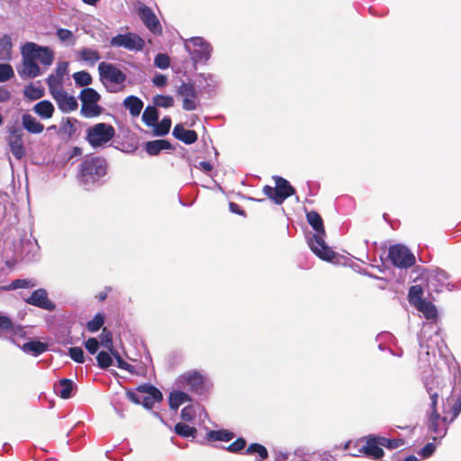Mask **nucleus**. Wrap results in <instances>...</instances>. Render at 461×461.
<instances>
[{
    "label": "nucleus",
    "mask_w": 461,
    "mask_h": 461,
    "mask_svg": "<svg viewBox=\"0 0 461 461\" xmlns=\"http://www.w3.org/2000/svg\"><path fill=\"white\" fill-rule=\"evenodd\" d=\"M107 162L100 157L86 158L79 166L77 179L86 190H93L102 185L107 174Z\"/></svg>",
    "instance_id": "obj_1"
},
{
    "label": "nucleus",
    "mask_w": 461,
    "mask_h": 461,
    "mask_svg": "<svg viewBox=\"0 0 461 461\" xmlns=\"http://www.w3.org/2000/svg\"><path fill=\"white\" fill-rule=\"evenodd\" d=\"M419 362L423 366H431V357H435L437 352L442 353L444 341L438 331L435 329L434 323H427L423 326L419 335Z\"/></svg>",
    "instance_id": "obj_2"
},
{
    "label": "nucleus",
    "mask_w": 461,
    "mask_h": 461,
    "mask_svg": "<svg viewBox=\"0 0 461 461\" xmlns=\"http://www.w3.org/2000/svg\"><path fill=\"white\" fill-rule=\"evenodd\" d=\"M306 218L315 230V233L307 239L311 250L320 258L330 261L334 258L335 252L324 241L325 230L321 215L315 211H311L307 212Z\"/></svg>",
    "instance_id": "obj_3"
},
{
    "label": "nucleus",
    "mask_w": 461,
    "mask_h": 461,
    "mask_svg": "<svg viewBox=\"0 0 461 461\" xmlns=\"http://www.w3.org/2000/svg\"><path fill=\"white\" fill-rule=\"evenodd\" d=\"M425 386L430 398V412L427 421L428 430L434 440L441 439L447 431V417L440 416L436 411L438 396V392L433 391L427 382L425 383Z\"/></svg>",
    "instance_id": "obj_4"
},
{
    "label": "nucleus",
    "mask_w": 461,
    "mask_h": 461,
    "mask_svg": "<svg viewBox=\"0 0 461 461\" xmlns=\"http://www.w3.org/2000/svg\"><path fill=\"white\" fill-rule=\"evenodd\" d=\"M178 388L186 389L193 393L204 396L209 391L207 378L198 370H190L185 372L176 379Z\"/></svg>",
    "instance_id": "obj_5"
},
{
    "label": "nucleus",
    "mask_w": 461,
    "mask_h": 461,
    "mask_svg": "<svg viewBox=\"0 0 461 461\" xmlns=\"http://www.w3.org/2000/svg\"><path fill=\"white\" fill-rule=\"evenodd\" d=\"M115 136L113 126L104 122H98L86 130V140L89 145L97 149L105 146Z\"/></svg>",
    "instance_id": "obj_6"
},
{
    "label": "nucleus",
    "mask_w": 461,
    "mask_h": 461,
    "mask_svg": "<svg viewBox=\"0 0 461 461\" xmlns=\"http://www.w3.org/2000/svg\"><path fill=\"white\" fill-rule=\"evenodd\" d=\"M82 103L80 113L85 118H95L103 113V108L98 104L101 95L91 87H85L79 94Z\"/></svg>",
    "instance_id": "obj_7"
},
{
    "label": "nucleus",
    "mask_w": 461,
    "mask_h": 461,
    "mask_svg": "<svg viewBox=\"0 0 461 461\" xmlns=\"http://www.w3.org/2000/svg\"><path fill=\"white\" fill-rule=\"evenodd\" d=\"M189 43L192 45L193 49H191L187 43L185 47L188 49L194 63H206L210 59L212 48L203 38L193 37L189 40Z\"/></svg>",
    "instance_id": "obj_8"
},
{
    "label": "nucleus",
    "mask_w": 461,
    "mask_h": 461,
    "mask_svg": "<svg viewBox=\"0 0 461 461\" xmlns=\"http://www.w3.org/2000/svg\"><path fill=\"white\" fill-rule=\"evenodd\" d=\"M388 256L393 265L399 268H408L415 264L414 255L403 245L392 246Z\"/></svg>",
    "instance_id": "obj_9"
},
{
    "label": "nucleus",
    "mask_w": 461,
    "mask_h": 461,
    "mask_svg": "<svg viewBox=\"0 0 461 461\" xmlns=\"http://www.w3.org/2000/svg\"><path fill=\"white\" fill-rule=\"evenodd\" d=\"M112 47L124 48L131 51L142 50L145 45L144 40L139 35L131 32L117 34L110 41Z\"/></svg>",
    "instance_id": "obj_10"
},
{
    "label": "nucleus",
    "mask_w": 461,
    "mask_h": 461,
    "mask_svg": "<svg viewBox=\"0 0 461 461\" xmlns=\"http://www.w3.org/2000/svg\"><path fill=\"white\" fill-rule=\"evenodd\" d=\"M98 72L100 79L104 84L112 83L115 85H122L126 80V75L113 63L104 61L99 63Z\"/></svg>",
    "instance_id": "obj_11"
},
{
    "label": "nucleus",
    "mask_w": 461,
    "mask_h": 461,
    "mask_svg": "<svg viewBox=\"0 0 461 461\" xmlns=\"http://www.w3.org/2000/svg\"><path fill=\"white\" fill-rule=\"evenodd\" d=\"M25 334L23 327L15 324L7 315L0 313V339L14 341L15 338H23Z\"/></svg>",
    "instance_id": "obj_12"
},
{
    "label": "nucleus",
    "mask_w": 461,
    "mask_h": 461,
    "mask_svg": "<svg viewBox=\"0 0 461 461\" xmlns=\"http://www.w3.org/2000/svg\"><path fill=\"white\" fill-rule=\"evenodd\" d=\"M6 138L7 144L13 156L20 160L25 156V148L23 143V131L17 127H12L8 130Z\"/></svg>",
    "instance_id": "obj_13"
},
{
    "label": "nucleus",
    "mask_w": 461,
    "mask_h": 461,
    "mask_svg": "<svg viewBox=\"0 0 461 461\" xmlns=\"http://www.w3.org/2000/svg\"><path fill=\"white\" fill-rule=\"evenodd\" d=\"M378 441V437L369 435L366 438V443L359 446L356 452H352L349 455L352 456H358L360 454H364L366 456L373 457L374 459H379L384 456V450Z\"/></svg>",
    "instance_id": "obj_14"
},
{
    "label": "nucleus",
    "mask_w": 461,
    "mask_h": 461,
    "mask_svg": "<svg viewBox=\"0 0 461 461\" xmlns=\"http://www.w3.org/2000/svg\"><path fill=\"white\" fill-rule=\"evenodd\" d=\"M177 95L183 99V109L185 111H194L197 108V91L191 83H182L177 90Z\"/></svg>",
    "instance_id": "obj_15"
},
{
    "label": "nucleus",
    "mask_w": 461,
    "mask_h": 461,
    "mask_svg": "<svg viewBox=\"0 0 461 461\" xmlns=\"http://www.w3.org/2000/svg\"><path fill=\"white\" fill-rule=\"evenodd\" d=\"M25 51L44 66H50L54 60V52L49 47L39 46L34 42H26Z\"/></svg>",
    "instance_id": "obj_16"
},
{
    "label": "nucleus",
    "mask_w": 461,
    "mask_h": 461,
    "mask_svg": "<svg viewBox=\"0 0 461 461\" xmlns=\"http://www.w3.org/2000/svg\"><path fill=\"white\" fill-rule=\"evenodd\" d=\"M24 301L30 305L50 312L54 311L56 308V304L49 299L48 293L44 288H39L33 291Z\"/></svg>",
    "instance_id": "obj_17"
},
{
    "label": "nucleus",
    "mask_w": 461,
    "mask_h": 461,
    "mask_svg": "<svg viewBox=\"0 0 461 461\" xmlns=\"http://www.w3.org/2000/svg\"><path fill=\"white\" fill-rule=\"evenodd\" d=\"M23 68L19 70L22 77L34 78L41 75V70L37 64V60L25 51V45L22 48Z\"/></svg>",
    "instance_id": "obj_18"
},
{
    "label": "nucleus",
    "mask_w": 461,
    "mask_h": 461,
    "mask_svg": "<svg viewBox=\"0 0 461 461\" xmlns=\"http://www.w3.org/2000/svg\"><path fill=\"white\" fill-rule=\"evenodd\" d=\"M52 97L62 113H70L75 111L78 106L76 97L69 95L66 91H64V89H60L53 93Z\"/></svg>",
    "instance_id": "obj_19"
},
{
    "label": "nucleus",
    "mask_w": 461,
    "mask_h": 461,
    "mask_svg": "<svg viewBox=\"0 0 461 461\" xmlns=\"http://www.w3.org/2000/svg\"><path fill=\"white\" fill-rule=\"evenodd\" d=\"M449 278V275L442 269H435L430 271L427 276V282L429 289L434 292H440L444 286H447V281Z\"/></svg>",
    "instance_id": "obj_20"
},
{
    "label": "nucleus",
    "mask_w": 461,
    "mask_h": 461,
    "mask_svg": "<svg viewBox=\"0 0 461 461\" xmlns=\"http://www.w3.org/2000/svg\"><path fill=\"white\" fill-rule=\"evenodd\" d=\"M139 15L143 23L154 33L160 32L161 27L152 10L143 5L139 9Z\"/></svg>",
    "instance_id": "obj_21"
},
{
    "label": "nucleus",
    "mask_w": 461,
    "mask_h": 461,
    "mask_svg": "<svg viewBox=\"0 0 461 461\" xmlns=\"http://www.w3.org/2000/svg\"><path fill=\"white\" fill-rule=\"evenodd\" d=\"M196 82L202 92L208 95L215 92L218 87V79L214 75L201 73L197 76Z\"/></svg>",
    "instance_id": "obj_22"
},
{
    "label": "nucleus",
    "mask_w": 461,
    "mask_h": 461,
    "mask_svg": "<svg viewBox=\"0 0 461 461\" xmlns=\"http://www.w3.org/2000/svg\"><path fill=\"white\" fill-rule=\"evenodd\" d=\"M274 178L278 199L277 204H282L286 198L294 193V189L285 178L281 176H275Z\"/></svg>",
    "instance_id": "obj_23"
},
{
    "label": "nucleus",
    "mask_w": 461,
    "mask_h": 461,
    "mask_svg": "<svg viewBox=\"0 0 461 461\" xmlns=\"http://www.w3.org/2000/svg\"><path fill=\"white\" fill-rule=\"evenodd\" d=\"M172 133L176 139L181 140L185 144H193L197 140L196 131L185 129L181 123L176 124L174 127Z\"/></svg>",
    "instance_id": "obj_24"
},
{
    "label": "nucleus",
    "mask_w": 461,
    "mask_h": 461,
    "mask_svg": "<svg viewBox=\"0 0 461 461\" xmlns=\"http://www.w3.org/2000/svg\"><path fill=\"white\" fill-rule=\"evenodd\" d=\"M22 125L25 131L32 134H40L44 131V125L30 113L23 114Z\"/></svg>",
    "instance_id": "obj_25"
},
{
    "label": "nucleus",
    "mask_w": 461,
    "mask_h": 461,
    "mask_svg": "<svg viewBox=\"0 0 461 461\" xmlns=\"http://www.w3.org/2000/svg\"><path fill=\"white\" fill-rule=\"evenodd\" d=\"M74 388L75 383L72 380L67 378L59 380L54 385V391L56 394L61 397L62 399L71 398Z\"/></svg>",
    "instance_id": "obj_26"
},
{
    "label": "nucleus",
    "mask_w": 461,
    "mask_h": 461,
    "mask_svg": "<svg viewBox=\"0 0 461 461\" xmlns=\"http://www.w3.org/2000/svg\"><path fill=\"white\" fill-rule=\"evenodd\" d=\"M79 60L86 62L89 66H94L101 59L100 52L94 48L84 47L77 52Z\"/></svg>",
    "instance_id": "obj_27"
},
{
    "label": "nucleus",
    "mask_w": 461,
    "mask_h": 461,
    "mask_svg": "<svg viewBox=\"0 0 461 461\" xmlns=\"http://www.w3.org/2000/svg\"><path fill=\"white\" fill-rule=\"evenodd\" d=\"M173 146L168 140H156L148 141L145 144V151L150 156L158 155L161 150L172 149Z\"/></svg>",
    "instance_id": "obj_28"
},
{
    "label": "nucleus",
    "mask_w": 461,
    "mask_h": 461,
    "mask_svg": "<svg viewBox=\"0 0 461 461\" xmlns=\"http://www.w3.org/2000/svg\"><path fill=\"white\" fill-rule=\"evenodd\" d=\"M32 111L41 119H50L53 116L55 108L51 102L42 100L33 106Z\"/></svg>",
    "instance_id": "obj_29"
},
{
    "label": "nucleus",
    "mask_w": 461,
    "mask_h": 461,
    "mask_svg": "<svg viewBox=\"0 0 461 461\" xmlns=\"http://www.w3.org/2000/svg\"><path fill=\"white\" fill-rule=\"evenodd\" d=\"M123 105L129 110L131 116L137 117L143 108V102L135 95H129L124 99Z\"/></svg>",
    "instance_id": "obj_30"
},
{
    "label": "nucleus",
    "mask_w": 461,
    "mask_h": 461,
    "mask_svg": "<svg viewBox=\"0 0 461 461\" xmlns=\"http://www.w3.org/2000/svg\"><path fill=\"white\" fill-rule=\"evenodd\" d=\"M191 398L188 395V393L176 390L173 391L169 395V406L172 410H177L180 405L184 404L185 402H190Z\"/></svg>",
    "instance_id": "obj_31"
},
{
    "label": "nucleus",
    "mask_w": 461,
    "mask_h": 461,
    "mask_svg": "<svg viewBox=\"0 0 461 461\" xmlns=\"http://www.w3.org/2000/svg\"><path fill=\"white\" fill-rule=\"evenodd\" d=\"M419 312H422L424 317L428 320H436L438 311L435 305L429 301H422L414 306Z\"/></svg>",
    "instance_id": "obj_32"
},
{
    "label": "nucleus",
    "mask_w": 461,
    "mask_h": 461,
    "mask_svg": "<svg viewBox=\"0 0 461 461\" xmlns=\"http://www.w3.org/2000/svg\"><path fill=\"white\" fill-rule=\"evenodd\" d=\"M22 349L27 354L37 357L47 349V346L45 343L41 341H29L23 345Z\"/></svg>",
    "instance_id": "obj_33"
},
{
    "label": "nucleus",
    "mask_w": 461,
    "mask_h": 461,
    "mask_svg": "<svg viewBox=\"0 0 461 461\" xmlns=\"http://www.w3.org/2000/svg\"><path fill=\"white\" fill-rule=\"evenodd\" d=\"M78 121L75 118L63 119L59 126V133L71 138L77 131V124Z\"/></svg>",
    "instance_id": "obj_34"
},
{
    "label": "nucleus",
    "mask_w": 461,
    "mask_h": 461,
    "mask_svg": "<svg viewBox=\"0 0 461 461\" xmlns=\"http://www.w3.org/2000/svg\"><path fill=\"white\" fill-rule=\"evenodd\" d=\"M234 438V434L227 429L209 430L207 439L210 441L228 442Z\"/></svg>",
    "instance_id": "obj_35"
},
{
    "label": "nucleus",
    "mask_w": 461,
    "mask_h": 461,
    "mask_svg": "<svg viewBox=\"0 0 461 461\" xmlns=\"http://www.w3.org/2000/svg\"><path fill=\"white\" fill-rule=\"evenodd\" d=\"M12 40L9 35H4L0 39V58L2 59L10 60L12 58Z\"/></svg>",
    "instance_id": "obj_36"
},
{
    "label": "nucleus",
    "mask_w": 461,
    "mask_h": 461,
    "mask_svg": "<svg viewBox=\"0 0 461 461\" xmlns=\"http://www.w3.org/2000/svg\"><path fill=\"white\" fill-rule=\"evenodd\" d=\"M158 113L155 106L148 105L142 113V121L147 126H154L158 122Z\"/></svg>",
    "instance_id": "obj_37"
},
{
    "label": "nucleus",
    "mask_w": 461,
    "mask_h": 461,
    "mask_svg": "<svg viewBox=\"0 0 461 461\" xmlns=\"http://www.w3.org/2000/svg\"><path fill=\"white\" fill-rule=\"evenodd\" d=\"M153 127H154V135L165 136L170 131L171 119L168 116H166L159 122H156Z\"/></svg>",
    "instance_id": "obj_38"
},
{
    "label": "nucleus",
    "mask_w": 461,
    "mask_h": 461,
    "mask_svg": "<svg viewBox=\"0 0 461 461\" xmlns=\"http://www.w3.org/2000/svg\"><path fill=\"white\" fill-rule=\"evenodd\" d=\"M422 294H423V289L420 285H416L411 286L410 290H409V294H408L409 303L413 306L421 303L422 301H424L422 299Z\"/></svg>",
    "instance_id": "obj_39"
},
{
    "label": "nucleus",
    "mask_w": 461,
    "mask_h": 461,
    "mask_svg": "<svg viewBox=\"0 0 461 461\" xmlns=\"http://www.w3.org/2000/svg\"><path fill=\"white\" fill-rule=\"evenodd\" d=\"M175 432L177 435L184 437V438H188V437L194 438L195 434H196V429L194 427H190L189 425H187L185 423L178 422L175 426Z\"/></svg>",
    "instance_id": "obj_40"
},
{
    "label": "nucleus",
    "mask_w": 461,
    "mask_h": 461,
    "mask_svg": "<svg viewBox=\"0 0 461 461\" xmlns=\"http://www.w3.org/2000/svg\"><path fill=\"white\" fill-rule=\"evenodd\" d=\"M23 95L29 100L34 101L41 98L44 95V91L31 84L24 87Z\"/></svg>",
    "instance_id": "obj_41"
},
{
    "label": "nucleus",
    "mask_w": 461,
    "mask_h": 461,
    "mask_svg": "<svg viewBox=\"0 0 461 461\" xmlns=\"http://www.w3.org/2000/svg\"><path fill=\"white\" fill-rule=\"evenodd\" d=\"M56 34L59 40L66 45H74L76 42L73 32L68 29L59 28L57 30Z\"/></svg>",
    "instance_id": "obj_42"
},
{
    "label": "nucleus",
    "mask_w": 461,
    "mask_h": 461,
    "mask_svg": "<svg viewBox=\"0 0 461 461\" xmlns=\"http://www.w3.org/2000/svg\"><path fill=\"white\" fill-rule=\"evenodd\" d=\"M73 78L77 86H88L92 84V77L86 71H78L73 74Z\"/></svg>",
    "instance_id": "obj_43"
},
{
    "label": "nucleus",
    "mask_w": 461,
    "mask_h": 461,
    "mask_svg": "<svg viewBox=\"0 0 461 461\" xmlns=\"http://www.w3.org/2000/svg\"><path fill=\"white\" fill-rule=\"evenodd\" d=\"M381 447H384L388 449H396L404 445V440L402 438L390 439L384 437H378Z\"/></svg>",
    "instance_id": "obj_44"
},
{
    "label": "nucleus",
    "mask_w": 461,
    "mask_h": 461,
    "mask_svg": "<svg viewBox=\"0 0 461 461\" xmlns=\"http://www.w3.org/2000/svg\"><path fill=\"white\" fill-rule=\"evenodd\" d=\"M35 285L36 283L32 279H14L5 289L15 290L19 288H31Z\"/></svg>",
    "instance_id": "obj_45"
},
{
    "label": "nucleus",
    "mask_w": 461,
    "mask_h": 461,
    "mask_svg": "<svg viewBox=\"0 0 461 461\" xmlns=\"http://www.w3.org/2000/svg\"><path fill=\"white\" fill-rule=\"evenodd\" d=\"M104 321V317L102 313H96L95 317L89 321L86 324L87 330L90 332L98 331L103 326Z\"/></svg>",
    "instance_id": "obj_46"
},
{
    "label": "nucleus",
    "mask_w": 461,
    "mask_h": 461,
    "mask_svg": "<svg viewBox=\"0 0 461 461\" xmlns=\"http://www.w3.org/2000/svg\"><path fill=\"white\" fill-rule=\"evenodd\" d=\"M111 355L112 354H110L106 351H100L97 354L96 361H97V365L100 368L106 369L112 365L113 358H112Z\"/></svg>",
    "instance_id": "obj_47"
},
{
    "label": "nucleus",
    "mask_w": 461,
    "mask_h": 461,
    "mask_svg": "<svg viewBox=\"0 0 461 461\" xmlns=\"http://www.w3.org/2000/svg\"><path fill=\"white\" fill-rule=\"evenodd\" d=\"M62 80L63 79H61L59 77L53 74L49 76V77L47 78V85L52 96L53 93L60 89H63Z\"/></svg>",
    "instance_id": "obj_48"
},
{
    "label": "nucleus",
    "mask_w": 461,
    "mask_h": 461,
    "mask_svg": "<svg viewBox=\"0 0 461 461\" xmlns=\"http://www.w3.org/2000/svg\"><path fill=\"white\" fill-rule=\"evenodd\" d=\"M155 106L169 108L174 105V98L170 95H158L153 99Z\"/></svg>",
    "instance_id": "obj_49"
},
{
    "label": "nucleus",
    "mask_w": 461,
    "mask_h": 461,
    "mask_svg": "<svg viewBox=\"0 0 461 461\" xmlns=\"http://www.w3.org/2000/svg\"><path fill=\"white\" fill-rule=\"evenodd\" d=\"M137 391L141 394L146 393V395H149V393H153L152 394L153 398H157V399L159 397L162 398L161 392L155 386L149 384H144L140 385L137 388Z\"/></svg>",
    "instance_id": "obj_50"
},
{
    "label": "nucleus",
    "mask_w": 461,
    "mask_h": 461,
    "mask_svg": "<svg viewBox=\"0 0 461 461\" xmlns=\"http://www.w3.org/2000/svg\"><path fill=\"white\" fill-rule=\"evenodd\" d=\"M14 76V69L10 64H0V83L10 80Z\"/></svg>",
    "instance_id": "obj_51"
},
{
    "label": "nucleus",
    "mask_w": 461,
    "mask_h": 461,
    "mask_svg": "<svg viewBox=\"0 0 461 461\" xmlns=\"http://www.w3.org/2000/svg\"><path fill=\"white\" fill-rule=\"evenodd\" d=\"M200 408V405H188L184 407L181 411V418L185 421H192L196 415V411Z\"/></svg>",
    "instance_id": "obj_52"
},
{
    "label": "nucleus",
    "mask_w": 461,
    "mask_h": 461,
    "mask_svg": "<svg viewBox=\"0 0 461 461\" xmlns=\"http://www.w3.org/2000/svg\"><path fill=\"white\" fill-rule=\"evenodd\" d=\"M246 453L247 454L258 453L259 455V456L263 459H265L268 456L267 448L264 446L258 444V443H253V444L249 445L246 450Z\"/></svg>",
    "instance_id": "obj_53"
},
{
    "label": "nucleus",
    "mask_w": 461,
    "mask_h": 461,
    "mask_svg": "<svg viewBox=\"0 0 461 461\" xmlns=\"http://www.w3.org/2000/svg\"><path fill=\"white\" fill-rule=\"evenodd\" d=\"M101 344L103 347L108 348L111 352L113 348V334L106 328H104L101 333Z\"/></svg>",
    "instance_id": "obj_54"
},
{
    "label": "nucleus",
    "mask_w": 461,
    "mask_h": 461,
    "mask_svg": "<svg viewBox=\"0 0 461 461\" xmlns=\"http://www.w3.org/2000/svg\"><path fill=\"white\" fill-rule=\"evenodd\" d=\"M112 356L115 358L117 367L122 370L132 372L133 366L127 363L116 350H112Z\"/></svg>",
    "instance_id": "obj_55"
},
{
    "label": "nucleus",
    "mask_w": 461,
    "mask_h": 461,
    "mask_svg": "<svg viewBox=\"0 0 461 461\" xmlns=\"http://www.w3.org/2000/svg\"><path fill=\"white\" fill-rule=\"evenodd\" d=\"M154 64L160 69H166L170 65V59L167 54L158 53L155 57Z\"/></svg>",
    "instance_id": "obj_56"
},
{
    "label": "nucleus",
    "mask_w": 461,
    "mask_h": 461,
    "mask_svg": "<svg viewBox=\"0 0 461 461\" xmlns=\"http://www.w3.org/2000/svg\"><path fill=\"white\" fill-rule=\"evenodd\" d=\"M68 355L77 363H84L85 362V357H84V351L79 347H72L68 349Z\"/></svg>",
    "instance_id": "obj_57"
},
{
    "label": "nucleus",
    "mask_w": 461,
    "mask_h": 461,
    "mask_svg": "<svg viewBox=\"0 0 461 461\" xmlns=\"http://www.w3.org/2000/svg\"><path fill=\"white\" fill-rule=\"evenodd\" d=\"M447 402H452L451 406V411H452V417L450 419V421L454 420L460 413L461 411V396L457 397L456 399H454V397H451L447 399Z\"/></svg>",
    "instance_id": "obj_58"
},
{
    "label": "nucleus",
    "mask_w": 461,
    "mask_h": 461,
    "mask_svg": "<svg viewBox=\"0 0 461 461\" xmlns=\"http://www.w3.org/2000/svg\"><path fill=\"white\" fill-rule=\"evenodd\" d=\"M246 447V440L243 438H239L237 440L232 442L229 447H227V450L231 453H237L242 449H244Z\"/></svg>",
    "instance_id": "obj_59"
},
{
    "label": "nucleus",
    "mask_w": 461,
    "mask_h": 461,
    "mask_svg": "<svg viewBox=\"0 0 461 461\" xmlns=\"http://www.w3.org/2000/svg\"><path fill=\"white\" fill-rule=\"evenodd\" d=\"M85 347L90 354L94 355L99 348V342L95 338H89L85 341Z\"/></svg>",
    "instance_id": "obj_60"
},
{
    "label": "nucleus",
    "mask_w": 461,
    "mask_h": 461,
    "mask_svg": "<svg viewBox=\"0 0 461 461\" xmlns=\"http://www.w3.org/2000/svg\"><path fill=\"white\" fill-rule=\"evenodd\" d=\"M152 394H153V393H149V395H144V394H143V397H142V402H141V404H142L146 409H149H149H151V408L154 406V404H155L156 402H161V401H162V399H163V397H162V398H160V397H159V398H158V399H157V398H153V397H152Z\"/></svg>",
    "instance_id": "obj_61"
},
{
    "label": "nucleus",
    "mask_w": 461,
    "mask_h": 461,
    "mask_svg": "<svg viewBox=\"0 0 461 461\" xmlns=\"http://www.w3.org/2000/svg\"><path fill=\"white\" fill-rule=\"evenodd\" d=\"M436 446L434 443L426 444L418 452L419 456L422 458L429 457L435 451Z\"/></svg>",
    "instance_id": "obj_62"
},
{
    "label": "nucleus",
    "mask_w": 461,
    "mask_h": 461,
    "mask_svg": "<svg viewBox=\"0 0 461 461\" xmlns=\"http://www.w3.org/2000/svg\"><path fill=\"white\" fill-rule=\"evenodd\" d=\"M263 193L269 198L271 199L272 201L275 202V203L277 204V193H276V187H272L270 185H265L264 188H263Z\"/></svg>",
    "instance_id": "obj_63"
},
{
    "label": "nucleus",
    "mask_w": 461,
    "mask_h": 461,
    "mask_svg": "<svg viewBox=\"0 0 461 461\" xmlns=\"http://www.w3.org/2000/svg\"><path fill=\"white\" fill-rule=\"evenodd\" d=\"M126 395L131 402L136 404H141L143 394L140 393L139 392L128 391Z\"/></svg>",
    "instance_id": "obj_64"
}]
</instances>
